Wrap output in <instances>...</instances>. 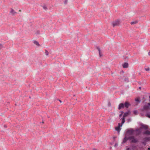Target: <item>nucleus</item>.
Here are the masks:
<instances>
[{"label":"nucleus","mask_w":150,"mask_h":150,"mask_svg":"<svg viewBox=\"0 0 150 150\" xmlns=\"http://www.w3.org/2000/svg\"><path fill=\"white\" fill-rule=\"evenodd\" d=\"M144 69L146 71H148L150 70V69L149 67H145Z\"/></svg>","instance_id":"14"},{"label":"nucleus","mask_w":150,"mask_h":150,"mask_svg":"<svg viewBox=\"0 0 150 150\" xmlns=\"http://www.w3.org/2000/svg\"><path fill=\"white\" fill-rule=\"evenodd\" d=\"M97 49H98V51H99V55H100V57H101L102 55H101V53H100V48L98 47L97 48Z\"/></svg>","instance_id":"17"},{"label":"nucleus","mask_w":150,"mask_h":150,"mask_svg":"<svg viewBox=\"0 0 150 150\" xmlns=\"http://www.w3.org/2000/svg\"><path fill=\"white\" fill-rule=\"evenodd\" d=\"M135 101L137 102H140V101H139V99L138 98H137V99H135Z\"/></svg>","instance_id":"24"},{"label":"nucleus","mask_w":150,"mask_h":150,"mask_svg":"<svg viewBox=\"0 0 150 150\" xmlns=\"http://www.w3.org/2000/svg\"><path fill=\"white\" fill-rule=\"evenodd\" d=\"M59 101L60 102V103H61L62 102V101L61 100H59Z\"/></svg>","instance_id":"30"},{"label":"nucleus","mask_w":150,"mask_h":150,"mask_svg":"<svg viewBox=\"0 0 150 150\" xmlns=\"http://www.w3.org/2000/svg\"><path fill=\"white\" fill-rule=\"evenodd\" d=\"M144 110H150V103H148L147 105H145L143 107Z\"/></svg>","instance_id":"5"},{"label":"nucleus","mask_w":150,"mask_h":150,"mask_svg":"<svg viewBox=\"0 0 150 150\" xmlns=\"http://www.w3.org/2000/svg\"><path fill=\"white\" fill-rule=\"evenodd\" d=\"M120 24V21L117 20L112 22V24L113 27L118 26Z\"/></svg>","instance_id":"4"},{"label":"nucleus","mask_w":150,"mask_h":150,"mask_svg":"<svg viewBox=\"0 0 150 150\" xmlns=\"http://www.w3.org/2000/svg\"><path fill=\"white\" fill-rule=\"evenodd\" d=\"M134 113L135 114H136L137 113V111H134Z\"/></svg>","instance_id":"26"},{"label":"nucleus","mask_w":150,"mask_h":150,"mask_svg":"<svg viewBox=\"0 0 150 150\" xmlns=\"http://www.w3.org/2000/svg\"><path fill=\"white\" fill-rule=\"evenodd\" d=\"M138 23V21H132L131 22V25H134L135 24H136Z\"/></svg>","instance_id":"12"},{"label":"nucleus","mask_w":150,"mask_h":150,"mask_svg":"<svg viewBox=\"0 0 150 150\" xmlns=\"http://www.w3.org/2000/svg\"><path fill=\"white\" fill-rule=\"evenodd\" d=\"M128 139V138H127L126 137H125L124 139L123 140V143H125L126 142Z\"/></svg>","instance_id":"16"},{"label":"nucleus","mask_w":150,"mask_h":150,"mask_svg":"<svg viewBox=\"0 0 150 150\" xmlns=\"http://www.w3.org/2000/svg\"><path fill=\"white\" fill-rule=\"evenodd\" d=\"M122 66L124 68H127L128 67V64L127 63H125L122 65Z\"/></svg>","instance_id":"8"},{"label":"nucleus","mask_w":150,"mask_h":150,"mask_svg":"<svg viewBox=\"0 0 150 150\" xmlns=\"http://www.w3.org/2000/svg\"><path fill=\"white\" fill-rule=\"evenodd\" d=\"M124 105V107H126V108H128L129 105V103L127 102L125 103Z\"/></svg>","instance_id":"10"},{"label":"nucleus","mask_w":150,"mask_h":150,"mask_svg":"<svg viewBox=\"0 0 150 150\" xmlns=\"http://www.w3.org/2000/svg\"><path fill=\"white\" fill-rule=\"evenodd\" d=\"M43 8L45 11H46L47 9V6H43Z\"/></svg>","instance_id":"20"},{"label":"nucleus","mask_w":150,"mask_h":150,"mask_svg":"<svg viewBox=\"0 0 150 150\" xmlns=\"http://www.w3.org/2000/svg\"><path fill=\"white\" fill-rule=\"evenodd\" d=\"M148 150H150V148H148Z\"/></svg>","instance_id":"31"},{"label":"nucleus","mask_w":150,"mask_h":150,"mask_svg":"<svg viewBox=\"0 0 150 150\" xmlns=\"http://www.w3.org/2000/svg\"><path fill=\"white\" fill-rule=\"evenodd\" d=\"M129 112H128L124 113L123 116V118L122 119V124H123L125 122V118L128 116L129 114Z\"/></svg>","instance_id":"1"},{"label":"nucleus","mask_w":150,"mask_h":150,"mask_svg":"<svg viewBox=\"0 0 150 150\" xmlns=\"http://www.w3.org/2000/svg\"><path fill=\"white\" fill-rule=\"evenodd\" d=\"M144 134H150V131L147 130L145 132H144Z\"/></svg>","instance_id":"13"},{"label":"nucleus","mask_w":150,"mask_h":150,"mask_svg":"<svg viewBox=\"0 0 150 150\" xmlns=\"http://www.w3.org/2000/svg\"><path fill=\"white\" fill-rule=\"evenodd\" d=\"M136 132H137V133L136 134H139L141 132V130H140L139 129H137L136 130Z\"/></svg>","instance_id":"15"},{"label":"nucleus","mask_w":150,"mask_h":150,"mask_svg":"<svg viewBox=\"0 0 150 150\" xmlns=\"http://www.w3.org/2000/svg\"><path fill=\"white\" fill-rule=\"evenodd\" d=\"M133 131L132 130H129L128 131V132L130 134H132L133 133Z\"/></svg>","instance_id":"18"},{"label":"nucleus","mask_w":150,"mask_h":150,"mask_svg":"<svg viewBox=\"0 0 150 150\" xmlns=\"http://www.w3.org/2000/svg\"><path fill=\"white\" fill-rule=\"evenodd\" d=\"M128 139L131 140L132 143H136L137 141V140L135 139L134 136H130L128 138Z\"/></svg>","instance_id":"2"},{"label":"nucleus","mask_w":150,"mask_h":150,"mask_svg":"<svg viewBox=\"0 0 150 150\" xmlns=\"http://www.w3.org/2000/svg\"><path fill=\"white\" fill-rule=\"evenodd\" d=\"M10 13L13 16L15 15L17 13L12 8H11L10 9Z\"/></svg>","instance_id":"6"},{"label":"nucleus","mask_w":150,"mask_h":150,"mask_svg":"<svg viewBox=\"0 0 150 150\" xmlns=\"http://www.w3.org/2000/svg\"><path fill=\"white\" fill-rule=\"evenodd\" d=\"M148 55L150 56V51L148 53Z\"/></svg>","instance_id":"29"},{"label":"nucleus","mask_w":150,"mask_h":150,"mask_svg":"<svg viewBox=\"0 0 150 150\" xmlns=\"http://www.w3.org/2000/svg\"><path fill=\"white\" fill-rule=\"evenodd\" d=\"M33 43L35 45H37L39 47L40 46V45L39 44V43L37 41H35V40L33 42Z\"/></svg>","instance_id":"11"},{"label":"nucleus","mask_w":150,"mask_h":150,"mask_svg":"<svg viewBox=\"0 0 150 150\" xmlns=\"http://www.w3.org/2000/svg\"><path fill=\"white\" fill-rule=\"evenodd\" d=\"M45 51L46 55H47V56L49 54V52H48V51L47 50H45Z\"/></svg>","instance_id":"21"},{"label":"nucleus","mask_w":150,"mask_h":150,"mask_svg":"<svg viewBox=\"0 0 150 150\" xmlns=\"http://www.w3.org/2000/svg\"><path fill=\"white\" fill-rule=\"evenodd\" d=\"M144 128L145 129H148V127L146 125H142V127H141V129L142 128Z\"/></svg>","instance_id":"9"},{"label":"nucleus","mask_w":150,"mask_h":150,"mask_svg":"<svg viewBox=\"0 0 150 150\" xmlns=\"http://www.w3.org/2000/svg\"><path fill=\"white\" fill-rule=\"evenodd\" d=\"M93 150H96V149H93Z\"/></svg>","instance_id":"34"},{"label":"nucleus","mask_w":150,"mask_h":150,"mask_svg":"<svg viewBox=\"0 0 150 150\" xmlns=\"http://www.w3.org/2000/svg\"><path fill=\"white\" fill-rule=\"evenodd\" d=\"M139 88L141 89V88L140 87Z\"/></svg>","instance_id":"33"},{"label":"nucleus","mask_w":150,"mask_h":150,"mask_svg":"<svg viewBox=\"0 0 150 150\" xmlns=\"http://www.w3.org/2000/svg\"><path fill=\"white\" fill-rule=\"evenodd\" d=\"M146 117L150 118V114L147 113L146 115Z\"/></svg>","instance_id":"22"},{"label":"nucleus","mask_w":150,"mask_h":150,"mask_svg":"<svg viewBox=\"0 0 150 150\" xmlns=\"http://www.w3.org/2000/svg\"><path fill=\"white\" fill-rule=\"evenodd\" d=\"M3 47V45L1 44H0V50H1Z\"/></svg>","instance_id":"23"},{"label":"nucleus","mask_w":150,"mask_h":150,"mask_svg":"<svg viewBox=\"0 0 150 150\" xmlns=\"http://www.w3.org/2000/svg\"><path fill=\"white\" fill-rule=\"evenodd\" d=\"M118 145V144L117 143H115V144L114 145V146L115 147H117Z\"/></svg>","instance_id":"25"},{"label":"nucleus","mask_w":150,"mask_h":150,"mask_svg":"<svg viewBox=\"0 0 150 150\" xmlns=\"http://www.w3.org/2000/svg\"><path fill=\"white\" fill-rule=\"evenodd\" d=\"M124 107V104L122 103H120L118 107V109L120 110L122 109Z\"/></svg>","instance_id":"7"},{"label":"nucleus","mask_w":150,"mask_h":150,"mask_svg":"<svg viewBox=\"0 0 150 150\" xmlns=\"http://www.w3.org/2000/svg\"><path fill=\"white\" fill-rule=\"evenodd\" d=\"M68 0H64V3L65 4H67L68 3Z\"/></svg>","instance_id":"19"},{"label":"nucleus","mask_w":150,"mask_h":150,"mask_svg":"<svg viewBox=\"0 0 150 150\" xmlns=\"http://www.w3.org/2000/svg\"><path fill=\"white\" fill-rule=\"evenodd\" d=\"M21 10H19V11L21 12Z\"/></svg>","instance_id":"32"},{"label":"nucleus","mask_w":150,"mask_h":150,"mask_svg":"<svg viewBox=\"0 0 150 150\" xmlns=\"http://www.w3.org/2000/svg\"><path fill=\"white\" fill-rule=\"evenodd\" d=\"M122 122L121 124H120V123H118V126L115 127V130L117 131L118 132H119L121 129V127H122Z\"/></svg>","instance_id":"3"},{"label":"nucleus","mask_w":150,"mask_h":150,"mask_svg":"<svg viewBox=\"0 0 150 150\" xmlns=\"http://www.w3.org/2000/svg\"><path fill=\"white\" fill-rule=\"evenodd\" d=\"M108 106H110L111 105V104H110V103L109 102V103H108Z\"/></svg>","instance_id":"27"},{"label":"nucleus","mask_w":150,"mask_h":150,"mask_svg":"<svg viewBox=\"0 0 150 150\" xmlns=\"http://www.w3.org/2000/svg\"><path fill=\"white\" fill-rule=\"evenodd\" d=\"M122 113H121V114H120V115H119V116H120V117H121V116H122Z\"/></svg>","instance_id":"28"}]
</instances>
